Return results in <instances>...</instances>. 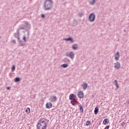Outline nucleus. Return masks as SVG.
Listing matches in <instances>:
<instances>
[{
  "label": "nucleus",
  "instance_id": "1",
  "mask_svg": "<svg viewBox=\"0 0 129 129\" xmlns=\"http://www.w3.org/2000/svg\"><path fill=\"white\" fill-rule=\"evenodd\" d=\"M46 120L45 118H41L38 120L37 124V129H46L47 128V124H46Z\"/></svg>",
  "mask_w": 129,
  "mask_h": 129
},
{
  "label": "nucleus",
  "instance_id": "2",
  "mask_svg": "<svg viewBox=\"0 0 129 129\" xmlns=\"http://www.w3.org/2000/svg\"><path fill=\"white\" fill-rule=\"evenodd\" d=\"M43 5L44 11L51 10L53 7V0H45Z\"/></svg>",
  "mask_w": 129,
  "mask_h": 129
},
{
  "label": "nucleus",
  "instance_id": "3",
  "mask_svg": "<svg viewBox=\"0 0 129 129\" xmlns=\"http://www.w3.org/2000/svg\"><path fill=\"white\" fill-rule=\"evenodd\" d=\"M21 29L25 30V28H23V27L20 28L19 29H18L17 33L14 34V36H15V38H17V39H18V41L19 42H22V41L20 39V31H19Z\"/></svg>",
  "mask_w": 129,
  "mask_h": 129
},
{
  "label": "nucleus",
  "instance_id": "4",
  "mask_svg": "<svg viewBox=\"0 0 129 129\" xmlns=\"http://www.w3.org/2000/svg\"><path fill=\"white\" fill-rule=\"evenodd\" d=\"M66 56L67 57H69L70 58H71V59H74V57H75V54H74V53L72 51L69 53H67L66 54Z\"/></svg>",
  "mask_w": 129,
  "mask_h": 129
},
{
  "label": "nucleus",
  "instance_id": "5",
  "mask_svg": "<svg viewBox=\"0 0 129 129\" xmlns=\"http://www.w3.org/2000/svg\"><path fill=\"white\" fill-rule=\"evenodd\" d=\"M26 32H27V36L26 35L23 36V39L24 40V42H27V39H29L30 37V31L29 30H26Z\"/></svg>",
  "mask_w": 129,
  "mask_h": 129
},
{
  "label": "nucleus",
  "instance_id": "6",
  "mask_svg": "<svg viewBox=\"0 0 129 129\" xmlns=\"http://www.w3.org/2000/svg\"><path fill=\"white\" fill-rule=\"evenodd\" d=\"M76 98V95L74 94H71L69 96V99L70 100H76L75 99Z\"/></svg>",
  "mask_w": 129,
  "mask_h": 129
},
{
  "label": "nucleus",
  "instance_id": "7",
  "mask_svg": "<svg viewBox=\"0 0 129 129\" xmlns=\"http://www.w3.org/2000/svg\"><path fill=\"white\" fill-rule=\"evenodd\" d=\"M78 96L79 98H83V96H84V93L82 91L78 92Z\"/></svg>",
  "mask_w": 129,
  "mask_h": 129
},
{
  "label": "nucleus",
  "instance_id": "8",
  "mask_svg": "<svg viewBox=\"0 0 129 129\" xmlns=\"http://www.w3.org/2000/svg\"><path fill=\"white\" fill-rule=\"evenodd\" d=\"M114 68L115 69H119V68H120V63H119V62H117L116 63H114Z\"/></svg>",
  "mask_w": 129,
  "mask_h": 129
},
{
  "label": "nucleus",
  "instance_id": "9",
  "mask_svg": "<svg viewBox=\"0 0 129 129\" xmlns=\"http://www.w3.org/2000/svg\"><path fill=\"white\" fill-rule=\"evenodd\" d=\"M64 41H67V42L70 41L71 43H74V40L72 39L71 37H68V38H63Z\"/></svg>",
  "mask_w": 129,
  "mask_h": 129
},
{
  "label": "nucleus",
  "instance_id": "10",
  "mask_svg": "<svg viewBox=\"0 0 129 129\" xmlns=\"http://www.w3.org/2000/svg\"><path fill=\"white\" fill-rule=\"evenodd\" d=\"M114 59L115 61H118V60H119V52L118 51L117 52L116 54L115 55Z\"/></svg>",
  "mask_w": 129,
  "mask_h": 129
},
{
  "label": "nucleus",
  "instance_id": "11",
  "mask_svg": "<svg viewBox=\"0 0 129 129\" xmlns=\"http://www.w3.org/2000/svg\"><path fill=\"white\" fill-rule=\"evenodd\" d=\"M72 49L73 50H77L78 49V44L75 43L72 46Z\"/></svg>",
  "mask_w": 129,
  "mask_h": 129
},
{
  "label": "nucleus",
  "instance_id": "12",
  "mask_svg": "<svg viewBox=\"0 0 129 129\" xmlns=\"http://www.w3.org/2000/svg\"><path fill=\"white\" fill-rule=\"evenodd\" d=\"M50 101L51 102H53V101H56V100H57V97L53 96H51L50 97Z\"/></svg>",
  "mask_w": 129,
  "mask_h": 129
},
{
  "label": "nucleus",
  "instance_id": "13",
  "mask_svg": "<svg viewBox=\"0 0 129 129\" xmlns=\"http://www.w3.org/2000/svg\"><path fill=\"white\" fill-rule=\"evenodd\" d=\"M25 24L26 28H27V29H31V25L30 23H29V22L25 21Z\"/></svg>",
  "mask_w": 129,
  "mask_h": 129
},
{
  "label": "nucleus",
  "instance_id": "14",
  "mask_svg": "<svg viewBox=\"0 0 129 129\" xmlns=\"http://www.w3.org/2000/svg\"><path fill=\"white\" fill-rule=\"evenodd\" d=\"M52 103H51V102L47 103L46 104V108H51L52 107Z\"/></svg>",
  "mask_w": 129,
  "mask_h": 129
},
{
  "label": "nucleus",
  "instance_id": "15",
  "mask_svg": "<svg viewBox=\"0 0 129 129\" xmlns=\"http://www.w3.org/2000/svg\"><path fill=\"white\" fill-rule=\"evenodd\" d=\"M103 124H107V123H109V119L108 118H105L103 121Z\"/></svg>",
  "mask_w": 129,
  "mask_h": 129
},
{
  "label": "nucleus",
  "instance_id": "16",
  "mask_svg": "<svg viewBox=\"0 0 129 129\" xmlns=\"http://www.w3.org/2000/svg\"><path fill=\"white\" fill-rule=\"evenodd\" d=\"M95 20V17H89L88 21L89 22H93Z\"/></svg>",
  "mask_w": 129,
  "mask_h": 129
},
{
  "label": "nucleus",
  "instance_id": "17",
  "mask_svg": "<svg viewBox=\"0 0 129 129\" xmlns=\"http://www.w3.org/2000/svg\"><path fill=\"white\" fill-rule=\"evenodd\" d=\"M87 86L88 85L87 83H84L82 85V87L83 88V89L84 90H86V89L87 88Z\"/></svg>",
  "mask_w": 129,
  "mask_h": 129
},
{
  "label": "nucleus",
  "instance_id": "18",
  "mask_svg": "<svg viewBox=\"0 0 129 129\" xmlns=\"http://www.w3.org/2000/svg\"><path fill=\"white\" fill-rule=\"evenodd\" d=\"M98 110H99L98 107H96L95 108V110H94V113H95V114H97V113H98Z\"/></svg>",
  "mask_w": 129,
  "mask_h": 129
},
{
  "label": "nucleus",
  "instance_id": "19",
  "mask_svg": "<svg viewBox=\"0 0 129 129\" xmlns=\"http://www.w3.org/2000/svg\"><path fill=\"white\" fill-rule=\"evenodd\" d=\"M114 82L115 83V85L117 88H119V86H118V84L117 83V80H114Z\"/></svg>",
  "mask_w": 129,
  "mask_h": 129
},
{
  "label": "nucleus",
  "instance_id": "20",
  "mask_svg": "<svg viewBox=\"0 0 129 129\" xmlns=\"http://www.w3.org/2000/svg\"><path fill=\"white\" fill-rule=\"evenodd\" d=\"M20 80H21V79H20V78H19V77H16L14 79L15 82H19V81H20Z\"/></svg>",
  "mask_w": 129,
  "mask_h": 129
},
{
  "label": "nucleus",
  "instance_id": "21",
  "mask_svg": "<svg viewBox=\"0 0 129 129\" xmlns=\"http://www.w3.org/2000/svg\"><path fill=\"white\" fill-rule=\"evenodd\" d=\"M30 111H31V109H30V108L27 107L25 110V112L26 113L29 114L30 113Z\"/></svg>",
  "mask_w": 129,
  "mask_h": 129
},
{
  "label": "nucleus",
  "instance_id": "22",
  "mask_svg": "<svg viewBox=\"0 0 129 129\" xmlns=\"http://www.w3.org/2000/svg\"><path fill=\"white\" fill-rule=\"evenodd\" d=\"M90 124H91V122L90 121H87L86 122L85 126H88V125H90Z\"/></svg>",
  "mask_w": 129,
  "mask_h": 129
},
{
  "label": "nucleus",
  "instance_id": "23",
  "mask_svg": "<svg viewBox=\"0 0 129 129\" xmlns=\"http://www.w3.org/2000/svg\"><path fill=\"white\" fill-rule=\"evenodd\" d=\"M61 67H62L63 68H67V67H68V64L64 63L61 66Z\"/></svg>",
  "mask_w": 129,
  "mask_h": 129
},
{
  "label": "nucleus",
  "instance_id": "24",
  "mask_svg": "<svg viewBox=\"0 0 129 129\" xmlns=\"http://www.w3.org/2000/svg\"><path fill=\"white\" fill-rule=\"evenodd\" d=\"M79 107H80L81 112H83V107L81 105H79Z\"/></svg>",
  "mask_w": 129,
  "mask_h": 129
},
{
  "label": "nucleus",
  "instance_id": "25",
  "mask_svg": "<svg viewBox=\"0 0 129 129\" xmlns=\"http://www.w3.org/2000/svg\"><path fill=\"white\" fill-rule=\"evenodd\" d=\"M71 104H72V105H74V106H76V103H75L74 102V100H71Z\"/></svg>",
  "mask_w": 129,
  "mask_h": 129
},
{
  "label": "nucleus",
  "instance_id": "26",
  "mask_svg": "<svg viewBox=\"0 0 129 129\" xmlns=\"http://www.w3.org/2000/svg\"><path fill=\"white\" fill-rule=\"evenodd\" d=\"M94 4H95V0H92V1L90 3V5H94Z\"/></svg>",
  "mask_w": 129,
  "mask_h": 129
},
{
  "label": "nucleus",
  "instance_id": "27",
  "mask_svg": "<svg viewBox=\"0 0 129 129\" xmlns=\"http://www.w3.org/2000/svg\"><path fill=\"white\" fill-rule=\"evenodd\" d=\"M15 70H16V67H15V66H13L12 68V72H14V71H15Z\"/></svg>",
  "mask_w": 129,
  "mask_h": 129
},
{
  "label": "nucleus",
  "instance_id": "28",
  "mask_svg": "<svg viewBox=\"0 0 129 129\" xmlns=\"http://www.w3.org/2000/svg\"><path fill=\"white\" fill-rule=\"evenodd\" d=\"M89 17H95V14L94 13H91Z\"/></svg>",
  "mask_w": 129,
  "mask_h": 129
},
{
  "label": "nucleus",
  "instance_id": "29",
  "mask_svg": "<svg viewBox=\"0 0 129 129\" xmlns=\"http://www.w3.org/2000/svg\"><path fill=\"white\" fill-rule=\"evenodd\" d=\"M79 17H82L83 16V13H79Z\"/></svg>",
  "mask_w": 129,
  "mask_h": 129
},
{
  "label": "nucleus",
  "instance_id": "30",
  "mask_svg": "<svg viewBox=\"0 0 129 129\" xmlns=\"http://www.w3.org/2000/svg\"><path fill=\"white\" fill-rule=\"evenodd\" d=\"M25 44L24 42H21L20 43V46H25Z\"/></svg>",
  "mask_w": 129,
  "mask_h": 129
},
{
  "label": "nucleus",
  "instance_id": "31",
  "mask_svg": "<svg viewBox=\"0 0 129 129\" xmlns=\"http://www.w3.org/2000/svg\"><path fill=\"white\" fill-rule=\"evenodd\" d=\"M110 126V125H107V126H106L105 127L104 129H108V128H109Z\"/></svg>",
  "mask_w": 129,
  "mask_h": 129
},
{
  "label": "nucleus",
  "instance_id": "32",
  "mask_svg": "<svg viewBox=\"0 0 129 129\" xmlns=\"http://www.w3.org/2000/svg\"><path fill=\"white\" fill-rule=\"evenodd\" d=\"M124 124H125V122H123L121 123L122 126H123V125H124Z\"/></svg>",
  "mask_w": 129,
  "mask_h": 129
},
{
  "label": "nucleus",
  "instance_id": "33",
  "mask_svg": "<svg viewBox=\"0 0 129 129\" xmlns=\"http://www.w3.org/2000/svg\"><path fill=\"white\" fill-rule=\"evenodd\" d=\"M12 42H13V43H14V44H16V40H12Z\"/></svg>",
  "mask_w": 129,
  "mask_h": 129
},
{
  "label": "nucleus",
  "instance_id": "34",
  "mask_svg": "<svg viewBox=\"0 0 129 129\" xmlns=\"http://www.w3.org/2000/svg\"><path fill=\"white\" fill-rule=\"evenodd\" d=\"M7 90H10V89H11V87H8L7 88Z\"/></svg>",
  "mask_w": 129,
  "mask_h": 129
},
{
  "label": "nucleus",
  "instance_id": "35",
  "mask_svg": "<svg viewBox=\"0 0 129 129\" xmlns=\"http://www.w3.org/2000/svg\"><path fill=\"white\" fill-rule=\"evenodd\" d=\"M41 17H45V15L42 14L41 16Z\"/></svg>",
  "mask_w": 129,
  "mask_h": 129
},
{
  "label": "nucleus",
  "instance_id": "36",
  "mask_svg": "<svg viewBox=\"0 0 129 129\" xmlns=\"http://www.w3.org/2000/svg\"><path fill=\"white\" fill-rule=\"evenodd\" d=\"M42 18H43V19H45V17H42Z\"/></svg>",
  "mask_w": 129,
  "mask_h": 129
}]
</instances>
